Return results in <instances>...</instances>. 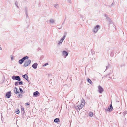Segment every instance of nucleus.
Masks as SVG:
<instances>
[{
  "label": "nucleus",
  "instance_id": "obj_2",
  "mask_svg": "<svg viewBox=\"0 0 127 127\" xmlns=\"http://www.w3.org/2000/svg\"><path fill=\"white\" fill-rule=\"evenodd\" d=\"M31 63V61L30 60H28L26 61L24 64V66L26 67L29 65Z\"/></svg>",
  "mask_w": 127,
  "mask_h": 127
},
{
  "label": "nucleus",
  "instance_id": "obj_17",
  "mask_svg": "<svg viewBox=\"0 0 127 127\" xmlns=\"http://www.w3.org/2000/svg\"><path fill=\"white\" fill-rule=\"evenodd\" d=\"M22 96V95L21 94L18 95L17 96V97L18 98H21Z\"/></svg>",
  "mask_w": 127,
  "mask_h": 127
},
{
  "label": "nucleus",
  "instance_id": "obj_9",
  "mask_svg": "<svg viewBox=\"0 0 127 127\" xmlns=\"http://www.w3.org/2000/svg\"><path fill=\"white\" fill-rule=\"evenodd\" d=\"M63 54L64 56H65V57H66L67 56L68 54L67 52L65 51H63Z\"/></svg>",
  "mask_w": 127,
  "mask_h": 127
},
{
  "label": "nucleus",
  "instance_id": "obj_7",
  "mask_svg": "<svg viewBox=\"0 0 127 127\" xmlns=\"http://www.w3.org/2000/svg\"><path fill=\"white\" fill-rule=\"evenodd\" d=\"M23 83L22 81L20 82H16L15 83V86H17L19 85H22Z\"/></svg>",
  "mask_w": 127,
  "mask_h": 127
},
{
  "label": "nucleus",
  "instance_id": "obj_11",
  "mask_svg": "<svg viewBox=\"0 0 127 127\" xmlns=\"http://www.w3.org/2000/svg\"><path fill=\"white\" fill-rule=\"evenodd\" d=\"M23 77L26 80H28V76L26 74H25L23 76Z\"/></svg>",
  "mask_w": 127,
  "mask_h": 127
},
{
  "label": "nucleus",
  "instance_id": "obj_28",
  "mask_svg": "<svg viewBox=\"0 0 127 127\" xmlns=\"http://www.w3.org/2000/svg\"><path fill=\"white\" fill-rule=\"evenodd\" d=\"M1 49V48L0 47V50Z\"/></svg>",
  "mask_w": 127,
  "mask_h": 127
},
{
  "label": "nucleus",
  "instance_id": "obj_24",
  "mask_svg": "<svg viewBox=\"0 0 127 127\" xmlns=\"http://www.w3.org/2000/svg\"><path fill=\"white\" fill-rule=\"evenodd\" d=\"M48 65V63H47L45 64L44 65H43V66H46Z\"/></svg>",
  "mask_w": 127,
  "mask_h": 127
},
{
  "label": "nucleus",
  "instance_id": "obj_19",
  "mask_svg": "<svg viewBox=\"0 0 127 127\" xmlns=\"http://www.w3.org/2000/svg\"><path fill=\"white\" fill-rule=\"evenodd\" d=\"M65 36H64L63 37V38L61 39V41H62V42H63V41L64 40V39L65 38Z\"/></svg>",
  "mask_w": 127,
  "mask_h": 127
},
{
  "label": "nucleus",
  "instance_id": "obj_26",
  "mask_svg": "<svg viewBox=\"0 0 127 127\" xmlns=\"http://www.w3.org/2000/svg\"><path fill=\"white\" fill-rule=\"evenodd\" d=\"M50 22H51L52 23V22H54V21L53 20H50Z\"/></svg>",
  "mask_w": 127,
  "mask_h": 127
},
{
  "label": "nucleus",
  "instance_id": "obj_14",
  "mask_svg": "<svg viewBox=\"0 0 127 127\" xmlns=\"http://www.w3.org/2000/svg\"><path fill=\"white\" fill-rule=\"evenodd\" d=\"M88 82L90 84H92V82L91 80L89 78L88 79H87Z\"/></svg>",
  "mask_w": 127,
  "mask_h": 127
},
{
  "label": "nucleus",
  "instance_id": "obj_6",
  "mask_svg": "<svg viewBox=\"0 0 127 127\" xmlns=\"http://www.w3.org/2000/svg\"><path fill=\"white\" fill-rule=\"evenodd\" d=\"M98 91H99V92L100 93H102L103 91V89L100 86H99L98 87Z\"/></svg>",
  "mask_w": 127,
  "mask_h": 127
},
{
  "label": "nucleus",
  "instance_id": "obj_15",
  "mask_svg": "<svg viewBox=\"0 0 127 127\" xmlns=\"http://www.w3.org/2000/svg\"><path fill=\"white\" fill-rule=\"evenodd\" d=\"M89 115L91 117H92L93 115V113L92 112H90L89 113Z\"/></svg>",
  "mask_w": 127,
  "mask_h": 127
},
{
  "label": "nucleus",
  "instance_id": "obj_8",
  "mask_svg": "<svg viewBox=\"0 0 127 127\" xmlns=\"http://www.w3.org/2000/svg\"><path fill=\"white\" fill-rule=\"evenodd\" d=\"M37 63H35L33 64L32 66L34 68L36 69L37 68Z\"/></svg>",
  "mask_w": 127,
  "mask_h": 127
},
{
  "label": "nucleus",
  "instance_id": "obj_16",
  "mask_svg": "<svg viewBox=\"0 0 127 127\" xmlns=\"http://www.w3.org/2000/svg\"><path fill=\"white\" fill-rule=\"evenodd\" d=\"M59 121V119L58 118H56L55 119L54 122L55 123L58 122Z\"/></svg>",
  "mask_w": 127,
  "mask_h": 127
},
{
  "label": "nucleus",
  "instance_id": "obj_27",
  "mask_svg": "<svg viewBox=\"0 0 127 127\" xmlns=\"http://www.w3.org/2000/svg\"><path fill=\"white\" fill-rule=\"evenodd\" d=\"M62 41H61V40H60V43H62Z\"/></svg>",
  "mask_w": 127,
  "mask_h": 127
},
{
  "label": "nucleus",
  "instance_id": "obj_12",
  "mask_svg": "<svg viewBox=\"0 0 127 127\" xmlns=\"http://www.w3.org/2000/svg\"><path fill=\"white\" fill-rule=\"evenodd\" d=\"M15 80L19 81H20L21 80L20 77L18 76H16Z\"/></svg>",
  "mask_w": 127,
  "mask_h": 127
},
{
  "label": "nucleus",
  "instance_id": "obj_5",
  "mask_svg": "<svg viewBox=\"0 0 127 127\" xmlns=\"http://www.w3.org/2000/svg\"><path fill=\"white\" fill-rule=\"evenodd\" d=\"M5 95L8 98H9L11 95V92H8Z\"/></svg>",
  "mask_w": 127,
  "mask_h": 127
},
{
  "label": "nucleus",
  "instance_id": "obj_23",
  "mask_svg": "<svg viewBox=\"0 0 127 127\" xmlns=\"http://www.w3.org/2000/svg\"><path fill=\"white\" fill-rule=\"evenodd\" d=\"M19 90L21 93H22L23 92V91L21 89V88H19Z\"/></svg>",
  "mask_w": 127,
  "mask_h": 127
},
{
  "label": "nucleus",
  "instance_id": "obj_25",
  "mask_svg": "<svg viewBox=\"0 0 127 127\" xmlns=\"http://www.w3.org/2000/svg\"><path fill=\"white\" fill-rule=\"evenodd\" d=\"M26 104L28 105H29V103L27 102L26 103Z\"/></svg>",
  "mask_w": 127,
  "mask_h": 127
},
{
  "label": "nucleus",
  "instance_id": "obj_1",
  "mask_svg": "<svg viewBox=\"0 0 127 127\" xmlns=\"http://www.w3.org/2000/svg\"><path fill=\"white\" fill-rule=\"evenodd\" d=\"M85 101L83 99L78 101L77 103V107L79 109H81L85 105Z\"/></svg>",
  "mask_w": 127,
  "mask_h": 127
},
{
  "label": "nucleus",
  "instance_id": "obj_21",
  "mask_svg": "<svg viewBox=\"0 0 127 127\" xmlns=\"http://www.w3.org/2000/svg\"><path fill=\"white\" fill-rule=\"evenodd\" d=\"M16 77V76H13L12 77V79L14 80H15Z\"/></svg>",
  "mask_w": 127,
  "mask_h": 127
},
{
  "label": "nucleus",
  "instance_id": "obj_20",
  "mask_svg": "<svg viewBox=\"0 0 127 127\" xmlns=\"http://www.w3.org/2000/svg\"><path fill=\"white\" fill-rule=\"evenodd\" d=\"M19 110H17L16 111V113L17 114H18L19 113Z\"/></svg>",
  "mask_w": 127,
  "mask_h": 127
},
{
  "label": "nucleus",
  "instance_id": "obj_4",
  "mask_svg": "<svg viewBox=\"0 0 127 127\" xmlns=\"http://www.w3.org/2000/svg\"><path fill=\"white\" fill-rule=\"evenodd\" d=\"M98 28L99 29L100 28L99 26L98 25L96 26L94 29L93 32L95 33L98 30Z\"/></svg>",
  "mask_w": 127,
  "mask_h": 127
},
{
  "label": "nucleus",
  "instance_id": "obj_18",
  "mask_svg": "<svg viewBox=\"0 0 127 127\" xmlns=\"http://www.w3.org/2000/svg\"><path fill=\"white\" fill-rule=\"evenodd\" d=\"M108 109L109 110H110V109H111V110L113 109L112 108V106L111 104L110 105V108H109Z\"/></svg>",
  "mask_w": 127,
  "mask_h": 127
},
{
  "label": "nucleus",
  "instance_id": "obj_13",
  "mask_svg": "<svg viewBox=\"0 0 127 127\" xmlns=\"http://www.w3.org/2000/svg\"><path fill=\"white\" fill-rule=\"evenodd\" d=\"M39 94V92L38 91H36L34 93L33 95H34L36 96Z\"/></svg>",
  "mask_w": 127,
  "mask_h": 127
},
{
  "label": "nucleus",
  "instance_id": "obj_10",
  "mask_svg": "<svg viewBox=\"0 0 127 127\" xmlns=\"http://www.w3.org/2000/svg\"><path fill=\"white\" fill-rule=\"evenodd\" d=\"M14 93L16 94H17V93H19V91H17V88H16V87H15L14 88Z\"/></svg>",
  "mask_w": 127,
  "mask_h": 127
},
{
  "label": "nucleus",
  "instance_id": "obj_3",
  "mask_svg": "<svg viewBox=\"0 0 127 127\" xmlns=\"http://www.w3.org/2000/svg\"><path fill=\"white\" fill-rule=\"evenodd\" d=\"M28 59V56H26L23 58L22 59L20 60L19 61V63L21 64H22L24 60L26 59Z\"/></svg>",
  "mask_w": 127,
  "mask_h": 127
},
{
  "label": "nucleus",
  "instance_id": "obj_22",
  "mask_svg": "<svg viewBox=\"0 0 127 127\" xmlns=\"http://www.w3.org/2000/svg\"><path fill=\"white\" fill-rule=\"evenodd\" d=\"M21 109L22 110V111L24 110V108L23 106H21Z\"/></svg>",
  "mask_w": 127,
  "mask_h": 127
}]
</instances>
